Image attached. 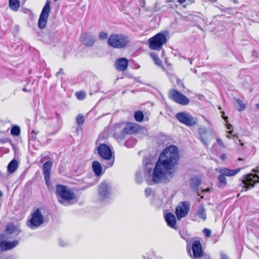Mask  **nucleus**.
Returning a JSON list of instances; mask_svg holds the SVG:
<instances>
[{"mask_svg": "<svg viewBox=\"0 0 259 259\" xmlns=\"http://www.w3.org/2000/svg\"><path fill=\"white\" fill-rule=\"evenodd\" d=\"M152 192V190L150 188H147L145 190V193L146 196H149Z\"/></svg>", "mask_w": 259, "mask_h": 259, "instance_id": "obj_40", "label": "nucleus"}, {"mask_svg": "<svg viewBox=\"0 0 259 259\" xmlns=\"http://www.w3.org/2000/svg\"><path fill=\"white\" fill-rule=\"evenodd\" d=\"M166 42V37L164 33L159 32L149 39V48L152 50H159Z\"/></svg>", "mask_w": 259, "mask_h": 259, "instance_id": "obj_6", "label": "nucleus"}, {"mask_svg": "<svg viewBox=\"0 0 259 259\" xmlns=\"http://www.w3.org/2000/svg\"><path fill=\"white\" fill-rule=\"evenodd\" d=\"M223 118L224 119V120H225L226 122H228V120H227L228 117H227V116H223Z\"/></svg>", "mask_w": 259, "mask_h": 259, "instance_id": "obj_50", "label": "nucleus"}, {"mask_svg": "<svg viewBox=\"0 0 259 259\" xmlns=\"http://www.w3.org/2000/svg\"><path fill=\"white\" fill-rule=\"evenodd\" d=\"M203 232L204 234V235L205 236V237H206L207 238L209 237L211 235V231H210V230H209L207 228L204 229L203 230Z\"/></svg>", "mask_w": 259, "mask_h": 259, "instance_id": "obj_37", "label": "nucleus"}, {"mask_svg": "<svg viewBox=\"0 0 259 259\" xmlns=\"http://www.w3.org/2000/svg\"><path fill=\"white\" fill-rule=\"evenodd\" d=\"M26 0H24V1H26Z\"/></svg>", "mask_w": 259, "mask_h": 259, "instance_id": "obj_61", "label": "nucleus"}, {"mask_svg": "<svg viewBox=\"0 0 259 259\" xmlns=\"http://www.w3.org/2000/svg\"><path fill=\"white\" fill-rule=\"evenodd\" d=\"M111 185L106 181L101 183L99 186L98 194L101 201L107 199L111 193Z\"/></svg>", "mask_w": 259, "mask_h": 259, "instance_id": "obj_10", "label": "nucleus"}, {"mask_svg": "<svg viewBox=\"0 0 259 259\" xmlns=\"http://www.w3.org/2000/svg\"><path fill=\"white\" fill-rule=\"evenodd\" d=\"M23 91L25 92H30L31 91V88H26V86H24L23 89H22Z\"/></svg>", "mask_w": 259, "mask_h": 259, "instance_id": "obj_42", "label": "nucleus"}, {"mask_svg": "<svg viewBox=\"0 0 259 259\" xmlns=\"http://www.w3.org/2000/svg\"><path fill=\"white\" fill-rule=\"evenodd\" d=\"M108 37V34L104 31H101L99 34V37L101 39H106Z\"/></svg>", "mask_w": 259, "mask_h": 259, "instance_id": "obj_38", "label": "nucleus"}, {"mask_svg": "<svg viewBox=\"0 0 259 259\" xmlns=\"http://www.w3.org/2000/svg\"><path fill=\"white\" fill-rule=\"evenodd\" d=\"M203 196H201V199H203Z\"/></svg>", "mask_w": 259, "mask_h": 259, "instance_id": "obj_57", "label": "nucleus"}, {"mask_svg": "<svg viewBox=\"0 0 259 259\" xmlns=\"http://www.w3.org/2000/svg\"><path fill=\"white\" fill-rule=\"evenodd\" d=\"M24 86H26V88H31V87H29V83H27L26 85H25Z\"/></svg>", "mask_w": 259, "mask_h": 259, "instance_id": "obj_51", "label": "nucleus"}, {"mask_svg": "<svg viewBox=\"0 0 259 259\" xmlns=\"http://www.w3.org/2000/svg\"><path fill=\"white\" fill-rule=\"evenodd\" d=\"M56 194L60 203L65 206L71 205L75 198V193L68 187L57 185L56 187Z\"/></svg>", "mask_w": 259, "mask_h": 259, "instance_id": "obj_2", "label": "nucleus"}, {"mask_svg": "<svg viewBox=\"0 0 259 259\" xmlns=\"http://www.w3.org/2000/svg\"><path fill=\"white\" fill-rule=\"evenodd\" d=\"M193 255L191 254L193 259H199L203 256L202 245L199 240L195 241L192 246Z\"/></svg>", "mask_w": 259, "mask_h": 259, "instance_id": "obj_15", "label": "nucleus"}, {"mask_svg": "<svg viewBox=\"0 0 259 259\" xmlns=\"http://www.w3.org/2000/svg\"><path fill=\"white\" fill-rule=\"evenodd\" d=\"M151 57L153 59L155 62V63L159 66H162V62L160 60V59L158 58L155 53H152L151 54Z\"/></svg>", "mask_w": 259, "mask_h": 259, "instance_id": "obj_32", "label": "nucleus"}, {"mask_svg": "<svg viewBox=\"0 0 259 259\" xmlns=\"http://www.w3.org/2000/svg\"><path fill=\"white\" fill-rule=\"evenodd\" d=\"M18 167V162L15 159H13L8 164L7 166L8 171L10 174H13Z\"/></svg>", "mask_w": 259, "mask_h": 259, "instance_id": "obj_23", "label": "nucleus"}, {"mask_svg": "<svg viewBox=\"0 0 259 259\" xmlns=\"http://www.w3.org/2000/svg\"><path fill=\"white\" fill-rule=\"evenodd\" d=\"M128 60L124 57L120 58L116 60L114 66L118 71H124L127 68Z\"/></svg>", "mask_w": 259, "mask_h": 259, "instance_id": "obj_17", "label": "nucleus"}, {"mask_svg": "<svg viewBox=\"0 0 259 259\" xmlns=\"http://www.w3.org/2000/svg\"><path fill=\"white\" fill-rule=\"evenodd\" d=\"M50 11V3L49 1H47L44 7L42 9V10L39 16V18L38 22V26L39 28L42 29L45 27L47 20L49 17Z\"/></svg>", "mask_w": 259, "mask_h": 259, "instance_id": "obj_12", "label": "nucleus"}, {"mask_svg": "<svg viewBox=\"0 0 259 259\" xmlns=\"http://www.w3.org/2000/svg\"><path fill=\"white\" fill-rule=\"evenodd\" d=\"M221 158L222 160H225L226 159V155L225 154H222V155L221 156Z\"/></svg>", "mask_w": 259, "mask_h": 259, "instance_id": "obj_45", "label": "nucleus"}, {"mask_svg": "<svg viewBox=\"0 0 259 259\" xmlns=\"http://www.w3.org/2000/svg\"><path fill=\"white\" fill-rule=\"evenodd\" d=\"M231 127H232V125L231 124H227V128L228 129L230 130L231 128Z\"/></svg>", "mask_w": 259, "mask_h": 259, "instance_id": "obj_49", "label": "nucleus"}, {"mask_svg": "<svg viewBox=\"0 0 259 259\" xmlns=\"http://www.w3.org/2000/svg\"><path fill=\"white\" fill-rule=\"evenodd\" d=\"M197 215L203 221H205L206 219L205 209L202 205L199 206L198 210L197 211Z\"/></svg>", "mask_w": 259, "mask_h": 259, "instance_id": "obj_25", "label": "nucleus"}, {"mask_svg": "<svg viewBox=\"0 0 259 259\" xmlns=\"http://www.w3.org/2000/svg\"><path fill=\"white\" fill-rule=\"evenodd\" d=\"M240 168L230 169L226 167L217 168L215 170L220 174L218 176V186L221 189L224 188L227 185L226 177H232L235 176L240 171Z\"/></svg>", "mask_w": 259, "mask_h": 259, "instance_id": "obj_3", "label": "nucleus"}, {"mask_svg": "<svg viewBox=\"0 0 259 259\" xmlns=\"http://www.w3.org/2000/svg\"><path fill=\"white\" fill-rule=\"evenodd\" d=\"M137 126L136 124L132 123L128 124L122 129L120 133L118 134H115V136L121 139H124L126 134H130L135 133L137 130Z\"/></svg>", "mask_w": 259, "mask_h": 259, "instance_id": "obj_16", "label": "nucleus"}, {"mask_svg": "<svg viewBox=\"0 0 259 259\" xmlns=\"http://www.w3.org/2000/svg\"><path fill=\"white\" fill-rule=\"evenodd\" d=\"M92 166L93 170L97 177L100 176L102 175V168L98 161H94Z\"/></svg>", "mask_w": 259, "mask_h": 259, "instance_id": "obj_22", "label": "nucleus"}, {"mask_svg": "<svg viewBox=\"0 0 259 259\" xmlns=\"http://www.w3.org/2000/svg\"><path fill=\"white\" fill-rule=\"evenodd\" d=\"M168 96L174 102L183 105H187L189 103V100L188 98L181 93L174 89L169 90Z\"/></svg>", "mask_w": 259, "mask_h": 259, "instance_id": "obj_9", "label": "nucleus"}, {"mask_svg": "<svg viewBox=\"0 0 259 259\" xmlns=\"http://www.w3.org/2000/svg\"><path fill=\"white\" fill-rule=\"evenodd\" d=\"M217 141L218 143L221 146V147H224V144L222 140L220 139H218L217 140Z\"/></svg>", "mask_w": 259, "mask_h": 259, "instance_id": "obj_43", "label": "nucleus"}, {"mask_svg": "<svg viewBox=\"0 0 259 259\" xmlns=\"http://www.w3.org/2000/svg\"><path fill=\"white\" fill-rule=\"evenodd\" d=\"M129 38L122 34H112L108 39V45L116 49L124 48L130 42Z\"/></svg>", "mask_w": 259, "mask_h": 259, "instance_id": "obj_5", "label": "nucleus"}, {"mask_svg": "<svg viewBox=\"0 0 259 259\" xmlns=\"http://www.w3.org/2000/svg\"><path fill=\"white\" fill-rule=\"evenodd\" d=\"M176 117L180 122L188 126L195 125L198 122L197 118L185 112L177 113Z\"/></svg>", "mask_w": 259, "mask_h": 259, "instance_id": "obj_8", "label": "nucleus"}, {"mask_svg": "<svg viewBox=\"0 0 259 259\" xmlns=\"http://www.w3.org/2000/svg\"><path fill=\"white\" fill-rule=\"evenodd\" d=\"M201 142L203 143V144L206 147H208L207 144V135H203L202 136V139H199Z\"/></svg>", "mask_w": 259, "mask_h": 259, "instance_id": "obj_36", "label": "nucleus"}, {"mask_svg": "<svg viewBox=\"0 0 259 259\" xmlns=\"http://www.w3.org/2000/svg\"><path fill=\"white\" fill-rule=\"evenodd\" d=\"M209 191H210L209 188L205 189H203V190H202V192H209Z\"/></svg>", "mask_w": 259, "mask_h": 259, "instance_id": "obj_47", "label": "nucleus"}, {"mask_svg": "<svg viewBox=\"0 0 259 259\" xmlns=\"http://www.w3.org/2000/svg\"><path fill=\"white\" fill-rule=\"evenodd\" d=\"M63 70L62 69H60L59 71L56 73V75H58L59 74H63Z\"/></svg>", "mask_w": 259, "mask_h": 259, "instance_id": "obj_46", "label": "nucleus"}, {"mask_svg": "<svg viewBox=\"0 0 259 259\" xmlns=\"http://www.w3.org/2000/svg\"><path fill=\"white\" fill-rule=\"evenodd\" d=\"M220 255L221 259H229L228 256L223 252H221Z\"/></svg>", "mask_w": 259, "mask_h": 259, "instance_id": "obj_41", "label": "nucleus"}, {"mask_svg": "<svg viewBox=\"0 0 259 259\" xmlns=\"http://www.w3.org/2000/svg\"><path fill=\"white\" fill-rule=\"evenodd\" d=\"M3 192H2L1 190H0V197L3 196Z\"/></svg>", "mask_w": 259, "mask_h": 259, "instance_id": "obj_52", "label": "nucleus"}, {"mask_svg": "<svg viewBox=\"0 0 259 259\" xmlns=\"http://www.w3.org/2000/svg\"><path fill=\"white\" fill-rule=\"evenodd\" d=\"M59 244L62 246H65L66 244V243H64V241L63 240H59Z\"/></svg>", "mask_w": 259, "mask_h": 259, "instance_id": "obj_44", "label": "nucleus"}, {"mask_svg": "<svg viewBox=\"0 0 259 259\" xmlns=\"http://www.w3.org/2000/svg\"><path fill=\"white\" fill-rule=\"evenodd\" d=\"M121 125H122V124H117V125H116V126H120Z\"/></svg>", "mask_w": 259, "mask_h": 259, "instance_id": "obj_55", "label": "nucleus"}, {"mask_svg": "<svg viewBox=\"0 0 259 259\" xmlns=\"http://www.w3.org/2000/svg\"><path fill=\"white\" fill-rule=\"evenodd\" d=\"M76 98L79 100H83L86 96L85 93L82 91L76 92L75 94Z\"/></svg>", "mask_w": 259, "mask_h": 259, "instance_id": "obj_34", "label": "nucleus"}, {"mask_svg": "<svg viewBox=\"0 0 259 259\" xmlns=\"http://www.w3.org/2000/svg\"><path fill=\"white\" fill-rule=\"evenodd\" d=\"M235 106L236 108L239 111H242L245 108V104L242 102V101L239 99H235Z\"/></svg>", "mask_w": 259, "mask_h": 259, "instance_id": "obj_28", "label": "nucleus"}, {"mask_svg": "<svg viewBox=\"0 0 259 259\" xmlns=\"http://www.w3.org/2000/svg\"><path fill=\"white\" fill-rule=\"evenodd\" d=\"M52 166V162L51 161H46L43 165V173L46 182L48 185L49 184L50 174Z\"/></svg>", "mask_w": 259, "mask_h": 259, "instance_id": "obj_19", "label": "nucleus"}, {"mask_svg": "<svg viewBox=\"0 0 259 259\" xmlns=\"http://www.w3.org/2000/svg\"><path fill=\"white\" fill-rule=\"evenodd\" d=\"M9 6L10 8L14 11H17L20 8V3L19 0H9Z\"/></svg>", "mask_w": 259, "mask_h": 259, "instance_id": "obj_27", "label": "nucleus"}, {"mask_svg": "<svg viewBox=\"0 0 259 259\" xmlns=\"http://www.w3.org/2000/svg\"><path fill=\"white\" fill-rule=\"evenodd\" d=\"M136 180L137 183H140L142 181V175L141 172H138L136 175Z\"/></svg>", "mask_w": 259, "mask_h": 259, "instance_id": "obj_35", "label": "nucleus"}, {"mask_svg": "<svg viewBox=\"0 0 259 259\" xmlns=\"http://www.w3.org/2000/svg\"><path fill=\"white\" fill-rule=\"evenodd\" d=\"M212 2H216L217 0H211Z\"/></svg>", "mask_w": 259, "mask_h": 259, "instance_id": "obj_58", "label": "nucleus"}, {"mask_svg": "<svg viewBox=\"0 0 259 259\" xmlns=\"http://www.w3.org/2000/svg\"><path fill=\"white\" fill-rule=\"evenodd\" d=\"M20 134V128L17 125H14L11 130V134L14 136H18Z\"/></svg>", "mask_w": 259, "mask_h": 259, "instance_id": "obj_31", "label": "nucleus"}, {"mask_svg": "<svg viewBox=\"0 0 259 259\" xmlns=\"http://www.w3.org/2000/svg\"><path fill=\"white\" fill-rule=\"evenodd\" d=\"M198 133L199 135V139H202L203 135H207L208 133V130L204 126H201L198 128Z\"/></svg>", "mask_w": 259, "mask_h": 259, "instance_id": "obj_30", "label": "nucleus"}, {"mask_svg": "<svg viewBox=\"0 0 259 259\" xmlns=\"http://www.w3.org/2000/svg\"><path fill=\"white\" fill-rule=\"evenodd\" d=\"M142 259H150L149 257H146V256H143L142 257Z\"/></svg>", "mask_w": 259, "mask_h": 259, "instance_id": "obj_53", "label": "nucleus"}, {"mask_svg": "<svg viewBox=\"0 0 259 259\" xmlns=\"http://www.w3.org/2000/svg\"><path fill=\"white\" fill-rule=\"evenodd\" d=\"M180 155L178 148L170 145L165 148L160 154L152 173V181H147L148 185L153 183H167L173 178L176 171Z\"/></svg>", "mask_w": 259, "mask_h": 259, "instance_id": "obj_1", "label": "nucleus"}, {"mask_svg": "<svg viewBox=\"0 0 259 259\" xmlns=\"http://www.w3.org/2000/svg\"><path fill=\"white\" fill-rule=\"evenodd\" d=\"M12 237H6L4 234L0 235V249L2 251H6L12 249L16 247L19 244V241L14 240L12 242L5 241Z\"/></svg>", "mask_w": 259, "mask_h": 259, "instance_id": "obj_11", "label": "nucleus"}, {"mask_svg": "<svg viewBox=\"0 0 259 259\" xmlns=\"http://www.w3.org/2000/svg\"><path fill=\"white\" fill-rule=\"evenodd\" d=\"M20 233V231L18 230L16 226L13 224H9L6 226L5 229V235L6 237H9V235L14 234V236H17Z\"/></svg>", "mask_w": 259, "mask_h": 259, "instance_id": "obj_20", "label": "nucleus"}, {"mask_svg": "<svg viewBox=\"0 0 259 259\" xmlns=\"http://www.w3.org/2000/svg\"><path fill=\"white\" fill-rule=\"evenodd\" d=\"M35 133L34 131H33L32 132V133Z\"/></svg>", "mask_w": 259, "mask_h": 259, "instance_id": "obj_60", "label": "nucleus"}, {"mask_svg": "<svg viewBox=\"0 0 259 259\" xmlns=\"http://www.w3.org/2000/svg\"><path fill=\"white\" fill-rule=\"evenodd\" d=\"M97 151L99 155L105 160H108L104 165L106 168L113 166L114 162V156L110 148L105 144H102L98 147Z\"/></svg>", "mask_w": 259, "mask_h": 259, "instance_id": "obj_4", "label": "nucleus"}, {"mask_svg": "<svg viewBox=\"0 0 259 259\" xmlns=\"http://www.w3.org/2000/svg\"><path fill=\"white\" fill-rule=\"evenodd\" d=\"M258 182L259 177L257 175L252 174L244 176L242 180V183L244 184L243 188H246L245 191L252 188L255 184Z\"/></svg>", "mask_w": 259, "mask_h": 259, "instance_id": "obj_14", "label": "nucleus"}, {"mask_svg": "<svg viewBox=\"0 0 259 259\" xmlns=\"http://www.w3.org/2000/svg\"><path fill=\"white\" fill-rule=\"evenodd\" d=\"M190 181L191 187L196 191L198 190L201 184V180L199 179L193 178L191 179Z\"/></svg>", "mask_w": 259, "mask_h": 259, "instance_id": "obj_24", "label": "nucleus"}, {"mask_svg": "<svg viewBox=\"0 0 259 259\" xmlns=\"http://www.w3.org/2000/svg\"><path fill=\"white\" fill-rule=\"evenodd\" d=\"M76 122L78 125L83 124L84 122V117L83 115L78 114L76 117Z\"/></svg>", "mask_w": 259, "mask_h": 259, "instance_id": "obj_33", "label": "nucleus"}, {"mask_svg": "<svg viewBox=\"0 0 259 259\" xmlns=\"http://www.w3.org/2000/svg\"><path fill=\"white\" fill-rule=\"evenodd\" d=\"M165 220L167 225L171 228H175L176 219L174 214L170 212H167L165 215Z\"/></svg>", "mask_w": 259, "mask_h": 259, "instance_id": "obj_21", "label": "nucleus"}, {"mask_svg": "<svg viewBox=\"0 0 259 259\" xmlns=\"http://www.w3.org/2000/svg\"><path fill=\"white\" fill-rule=\"evenodd\" d=\"M186 0H178V2L180 4H184L185 2H186Z\"/></svg>", "mask_w": 259, "mask_h": 259, "instance_id": "obj_48", "label": "nucleus"}, {"mask_svg": "<svg viewBox=\"0 0 259 259\" xmlns=\"http://www.w3.org/2000/svg\"><path fill=\"white\" fill-rule=\"evenodd\" d=\"M56 116L57 122L58 123V124L59 126H60L62 122L61 117L60 115L57 112L56 113Z\"/></svg>", "mask_w": 259, "mask_h": 259, "instance_id": "obj_39", "label": "nucleus"}, {"mask_svg": "<svg viewBox=\"0 0 259 259\" xmlns=\"http://www.w3.org/2000/svg\"><path fill=\"white\" fill-rule=\"evenodd\" d=\"M135 120L138 122H141L144 119L143 113L141 111H137L135 112L134 114Z\"/></svg>", "mask_w": 259, "mask_h": 259, "instance_id": "obj_29", "label": "nucleus"}, {"mask_svg": "<svg viewBox=\"0 0 259 259\" xmlns=\"http://www.w3.org/2000/svg\"><path fill=\"white\" fill-rule=\"evenodd\" d=\"M81 39L82 43L88 47L93 46L96 41L95 37L87 32H83L81 34Z\"/></svg>", "mask_w": 259, "mask_h": 259, "instance_id": "obj_18", "label": "nucleus"}, {"mask_svg": "<svg viewBox=\"0 0 259 259\" xmlns=\"http://www.w3.org/2000/svg\"><path fill=\"white\" fill-rule=\"evenodd\" d=\"M144 167L147 172L150 174L152 171L153 165L150 159L145 158L143 160Z\"/></svg>", "mask_w": 259, "mask_h": 259, "instance_id": "obj_26", "label": "nucleus"}, {"mask_svg": "<svg viewBox=\"0 0 259 259\" xmlns=\"http://www.w3.org/2000/svg\"><path fill=\"white\" fill-rule=\"evenodd\" d=\"M227 137H228V138H231V137H230V136H229V135H228V136H227Z\"/></svg>", "mask_w": 259, "mask_h": 259, "instance_id": "obj_56", "label": "nucleus"}, {"mask_svg": "<svg viewBox=\"0 0 259 259\" xmlns=\"http://www.w3.org/2000/svg\"><path fill=\"white\" fill-rule=\"evenodd\" d=\"M238 160H241L242 159H241V158H239L238 159Z\"/></svg>", "mask_w": 259, "mask_h": 259, "instance_id": "obj_59", "label": "nucleus"}, {"mask_svg": "<svg viewBox=\"0 0 259 259\" xmlns=\"http://www.w3.org/2000/svg\"><path fill=\"white\" fill-rule=\"evenodd\" d=\"M190 203L188 201H182L176 208V214L178 220L185 217L189 212Z\"/></svg>", "mask_w": 259, "mask_h": 259, "instance_id": "obj_13", "label": "nucleus"}, {"mask_svg": "<svg viewBox=\"0 0 259 259\" xmlns=\"http://www.w3.org/2000/svg\"><path fill=\"white\" fill-rule=\"evenodd\" d=\"M256 107L258 109H259V103H258V104H257L256 105Z\"/></svg>", "mask_w": 259, "mask_h": 259, "instance_id": "obj_54", "label": "nucleus"}, {"mask_svg": "<svg viewBox=\"0 0 259 259\" xmlns=\"http://www.w3.org/2000/svg\"><path fill=\"white\" fill-rule=\"evenodd\" d=\"M31 215L27 222V226L32 229L37 228L45 222V218L39 208H37Z\"/></svg>", "mask_w": 259, "mask_h": 259, "instance_id": "obj_7", "label": "nucleus"}]
</instances>
